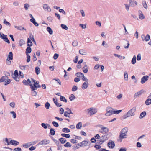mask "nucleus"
<instances>
[{
	"label": "nucleus",
	"mask_w": 151,
	"mask_h": 151,
	"mask_svg": "<svg viewBox=\"0 0 151 151\" xmlns=\"http://www.w3.org/2000/svg\"><path fill=\"white\" fill-rule=\"evenodd\" d=\"M136 107H133L128 111L126 114L123 116V119H125L127 117L134 116L135 115L134 113L136 111Z\"/></svg>",
	"instance_id": "nucleus-1"
},
{
	"label": "nucleus",
	"mask_w": 151,
	"mask_h": 151,
	"mask_svg": "<svg viewBox=\"0 0 151 151\" xmlns=\"http://www.w3.org/2000/svg\"><path fill=\"white\" fill-rule=\"evenodd\" d=\"M11 80L9 79L7 76H2L0 79V82H4V85H7L10 83Z\"/></svg>",
	"instance_id": "nucleus-2"
},
{
	"label": "nucleus",
	"mask_w": 151,
	"mask_h": 151,
	"mask_svg": "<svg viewBox=\"0 0 151 151\" xmlns=\"http://www.w3.org/2000/svg\"><path fill=\"white\" fill-rule=\"evenodd\" d=\"M31 80H32V85L33 84L34 86L32 85L31 86V89H37L38 88H40L41 86L40 85H39V82L36 81H35V80L33 79H31Z\"/></svg>",
	"instance_id": "nucleus-3"
},
{
	"label": "nucleus",
	"mask_w": 151,
	"mask_h": 151,
	"mask_svg": "<svg viewBox=\"0 0 151 151\" xmlns=\"http://www.w3.org/2000/svg\"><path fill=\"white\" fill-rule=\"evenodd\" d=\"M106 111L107 112L105 113V115L106 116H109L113 114V109L110 107H108L106 108Z\"/></svg>",
	"instance_id": "nucleus-4"
},
{
	"label": "nucleus",
	"mask_w": 151,
	"mask_h": 151,
	"mask_svg": "<svg viewBox=\"0 0 151 151\" xmlns=\"http://www.w3.org/2000/svg\"><path fill=\"white\" fill-rule=\"evenodd\" d=\"M88 114L90 116L96 114L97 112L96 109L93 108H90L87 109Z\"/></svg>",
	"instance_id": "nucleus-5"
},
{
	"label": "nucleus",
	"mask_w": 151,
	"mask_h": 151,
	"mask_svg": "<svg viewBox=\"0 0 151 151\" xmlns=\"http://www.w3.org/2000/svg\"><path fill=\"white\" fill-rule=\"evenodd\" d=\"M141 37L143 41L145 40L147 42L150 39V36L149 34H147L146 36L144 34H142L141 36Z\"/></svg>",
	"instance_id": "nucleus-6"
},
{
	"label": "nucleus",
	"mask_w": 151,
	"mask_h": 151,
	"mask_svg": "<svg viewBox=\"0 0 151 151\" xmlns=\"http://www.w3.org/2000/svg\"><path fill=\"white\" fill-rule=\"evenodd\" d=\"M50 143V141L47 139H44L40 141L37 145H46Z\"/></svg>",
	"instance_id": "nucleus-7"
},
{
	"label": "nucleus",
	"mask_w": 151,
	"mask_h": 151,
	"mask_svg": "<svg viewBox=\"0 0 151 151\" xmlns=\"http://www.w3.org/2000/svg\"><path fill=\"white\" fill-rule=\"evenodd\" d=\"M43 8L44 10L46 12H50L51 11L50 7L47 4H43Z\"/></svg>",
	"instance_id": "nucleus-8"
},
{
	"label": "nucleus",
	"mask_w": 151,
	"mask_h": 151,
	"mask_svg": "<svg viewBox=\"0 0 151 151\" xmlns=\"http://www.w3.org/2000/svg\"><path fill=\"white\" fill-rule=\"evenodd\" d=\"M76 75L77 77L81 78V79H82L83 81L85 80V77L84 74L83 73L79 72L77 73H76Z\"/></svg>",
	"instance_id": "nucleus-9"
},
{
	"label": "nucleus",
	"mask_w": 151,
	"mask_h": 151,
	"mask_svg": "<svg viewBox=\"0 0 151 151\" xmlns=\"http://www.w3.org/2000/svg\"><path fill=\"white\" fill-rule=\"evenodd\" d=\"M129 5L132 7H134L137 4V3L135 1H132V0H129Z\"/></svg>",
	"instance_id": "nucleus-10"
},
{
	"label": "nucleus",
	"mask_w": 151,
	"mask_h": 151,
	"mask_svg": "<svg viewBox=\"0 0 151 151\" xmlns=\"http://www.w3.org/2000/svg\"><path fill=\"white\" fill-rule=\"evenodd\" d=\"M108 147L110 148L113 149L115 146V144L114 141H111V142H109L107 143Z\"/></svg>",
	"instance_id": "nucleus-11"
},
{
	"label": "nucleus",
	"mask_w": 151,
	"mask_h": 151,
	"mask_svg": "<svg viewBox=\"0 0 151 151\" xmlns=\"http://www.w3.org/2000/svg\"><path fill=\"white\" fill-rule=\"evenodd\" d=\"M148 78L149 77L147 76H143L141 79V83L142 84L144 83L146 81L148 80Z\"/></svg>",
	"instance_id": "nucleus-12"
},
{
	"label": "nucleus",
	"mask_w": 151,
	"mask_h": 151,
	"mask_svg": "<svg viewBox=\"0 0 151 151\" xmlns=\"http://www.w3.org/2000/svg\"><path fill=\"white\" fill-rule=\"evenodd\" d=\"M127 134H124V133H122L120 132V134L119 136V137L120 139L121 140V142L122 141V140L124 138H127Z\"/></svg>",
	"instance_id": "nucleus-13"
},
{
	"label": "nucleus",
	"mask_w": 151,
	"mask_h": 151,
	"mask_svg": "<svg viewBox=\"0 0 151 151\" xmlns=\"http://www.w3.org/2000/svg\"><path fill=\"white\" fill-rule=\"evenodd\" d=\"M139 13V18L141 20H142L145 18V17L142 11L140 10H139L138 11Z\"/></svg>",
	"instance_id": "nucleus-14"
},
{
	"label": "nucleus",
	"mask_w": 151,
	"mask_h": 151,
	"mask_svg": "<svg viewBox=\"0 0 151 151\" xmlns=\"http://www.w3.org/2000/svg\"><path fill=\"white\" fill-rule=\"evenodd\" d=\"M20 68L21 69L23 70H27L29 69V67L28 65H20Z\"/></svg>",
	"instance_id": "nucleus-15"
},
{
	"label": "nucleus",
	"mask_w": 151,
	"mask_h": 151,
	"mask_svg": "<svg viewBox=\"0 0 151 151\" xmlns=\"http://www.w3.org/2000/svg\"><path fill=\"white\" fill-rule=\"evenodd\" d=\"M11 144L14 145H17L19 144V142L15 140H12L10 141Z\"/></svg>",
	"instance_id": "nucleus-16"
},
{
	"label": "nucleus",
	"mask_w": 151,
	"mask_h": 151,
	"mask_svg": "<svg viewBox=\"0 0 151 151\" xmlns=\"http://www.w3.org/2000/svg\"><path fill=\"white\" fill-rule=\"evenodd\" d=\"M14 27L16 28L17 30H26V29L24 28L22 26H14Z\"/></svg>",
	"instance_id": "nucleus-17"
},
{
	"label": "nucleus",
	"mask_w": 151,
	"mask_h": 151,
	"mask_svg": "<svg viewBox=\"0 0 151 151\" xmlns=\"http://www.w3.org/2000/svg\"><path fill=\"white\" fill-rule=\"evenodd\" d=\"M27 45L29 47H30L33 44L31 40L29 38L27 39Z\"/></svg>",
	"instance_id": "nucleus-18"
},
{
	"label": "nucleus",
	"mask_w": 151,
	"mask_h": 151,
	"mask_svg": "<svg viewBox=\"0 0 151 151\" xmlns=\"http://www.w3.org/2000/svg\"><path fill=\"white\" fill-rule=\"evenodd\" d=\"M147 113L145 111H143L139 115V118L140 119H142L146 116Z\"/></svg>",
	"instance_id": "nucleus-19"
},
{
	"label": "nucleus",
	"mask_w": 151,
	"mask_h": 151,
	"mask_svg": "<svg viewBox=\"0 0 151 151\" xmlns=\"http://www.w3.org/2000/svg\"><path fill=\"white\" fill-rule=\"evenodd\" d=\"M107 134H104L101 137L103 140L104 141V142L108 139V138L107 137Z\"/></svg>",
	"instance_id": "nucleus-20"
},
{
	"label": "nucleus",
	"mask_w": 151,
	"mask_h": 151,
	"mask_svg": "<svg viewBox=\"0 0 151 151\" xmlns=\"http://www.w3.org/2000/svg\"><path fill=\"white\" fill-rule=\"evenodd\" d=\"M7 59L10 60H12L13 59V53L12 52H9V53Z\"/></svg>",
	"instance_id": "nucleus-21"
},
{
	"label": "nucleus",
	"mask_w": 151,
	"mask_h": 151,
	"mask_svg": "<svg viewBox=\"0 0 151 151\" xmlns=\"http://www.w3.org/2000/svg\"><path fill=\"white\" fill-rule=\"evenodd\" d=\"M145 104L147 105H149L151 104V99L148 98L145 101Z\"/></svg>",
	"instance_id": "nucleus-22"
},
{
	"label": "nucleus",
	"mask_w": 151,
	"mask_h": 151,
	"mask_svg": "<svg viewBox=\"0 0 151 151\" xmlns=\"http://www.w3.org/2000/svg\"><path fill=\"white\" fill-rule=\"evenodd\" d=\"M101 130L103 131V132H104V133H105L104 134H107V132H108L109 131V129L107 128L106 127L102 128Z\"/></svg>",
	"instance_id": "nucleus-23"
},
{
	"label": "nucleus",
	"mask_w": 151,
	"mask_h": 151,
	"mask_svg": "<svg viewBox=\"0 0 151 151\" xmlns=\"http://www.w3.org/2000/svg\"><path fill=\"white\" fill-rule=\"evenodd\" d=\"M100 139L99 140H97V144L100 145H101L103 144L104 142V141L103 140V139L101 138V137H100Z\"/></svg>",
	"instance_id": "nucleus-24"
},
{
	"label": "nucleus",
	"mask_w": 151,
	"mask_h": 151,
	"mask_svg": "<svg viewBox=\"0 0 151 151\" xmlns=\"http://www.w3.org/2000/svg\"><path fill=\"white\" fill-rule=\"evenodd\" d=\"M37 89H35L34 88V89H32V92L31 94L32 96H36L37 95V93L36 91H35V90H37Z\"/></svg>",
	"instance_id": "nucleus-25"
},
{
	"label": "nucleus",
	"mask_w": 151,
	"mask_h": 151,
	"mask_svg": "<svg viewBox=\"0 0 151 151\" xmlns=\"http://www.w3.org/2000/svg\"><path fill=\"white\" fill-rule=\"evenodd\" d=\"M128 129L127 128H124L122 129L120 132L126 134L128 132Z\"/></svg>",
	"instance_id": "nucleus-26"
},
{
	"label": "nucleus",
	"mask_w": 151,
	"mask_h": 151,
	"mask_svg": "<svg viewBox=\"0 0 151 151\" xmlns=\"http://www.w3.org/2000/svg\"><path fill=\"white\" fill-rule=\"evenodd\" d=\"M47 30L49 32L50 35L53 34V30L50 27H48L47 28Z\"/></svg>",
	"instance_id": "nucleus-27"
},
{
	"label": "nucleus",
	"mask_w": 151,
	"mask_h": 151,
	"mask_svg": "<svg viewBox=\"0 0 151 151\" xmlns=\"http://www.w3.org/2000/svg\"><path fill=\"white\" fill-rule=\"evenodd\" d=\"M32 51V49L30 47H27L26 49V54H28V53H30Z\"/></svg>",
	"instance_id": "nucleus-28"
},
{
	"label": "nucleus",
	"mask_w": 151,
	"mask_h": 151,
	"mask_svg": "<svg viewBox=\"0 0 151 151\" xmlns=\"http://www.w3.org/2000/svg\"><path fill=\"white\" fill-rule=\"evenodd\" d=\"M60 100L66 103L67 102V100L63 96H61L60 98Z\"/></svg>",
	"instance_id": "nucleus-29"
},
{
	"label": "nucleus",
	"mask_w": 151,
	"mask_h": 151,
	"mask_svg": "<svg viewBox=\"0 0 151 151\" xmlns=\"http://www.w3.org/2000/svg\"><path fill=\"white\" fill-rule=\"evenodd\" d=\"M136 58L135 55H134L131 60V63L132 64H134L136 63Z\"/></svg>",
	"instance_id": "nucleus-30"
},
{
	"label": "nucleus",
	"mask_w": 151,
	"mask_h": 151,
	"mask_svg": "<svg viewBox=\"0 0 151 151\" xmlns=\"http://www.w3.org/2000/svg\"><path fill=\"white\" fill-rule=\"evenodd\" d=\"M122 111V110H114L113 109V114H119V113H120Z\"/></svg>",
	"instance_id": "nucleus-31"
},
{
	"label": "nucleus",
	"mask_w": 151,
	"mask_h": 151,
	"mask_svg": "<svg viewBox=\"0 0 151 151\" xmlns=\"http://www.w3.org/2000/svg\"><path fill=\"white\" fill-rule=\"evenodd\" d=\"M59 141L62 144H64L66 142V140L63 138H60Z\"/></svg>",
	"instance_id": "nucleus-32"
},
{
	"label": "nucleus",
	"mask_w": 151,
	"mask_h": 151,
	"mask_svg": "<svg viewBox=\"0 0 151 151\" xmlns=\"http://www.w3.org/2000/svg\"><path fill=\"white\" fill-rule=\"evenodd\" d=\"M81 145L79 144H75L73 146V149H76L79 148Z\"/></svg>",
	"instance_id": "nucleus-33"
},
{
	"label": "nucleus",
	"mask_w": 151,
	"mask_h": 151,
	"mask_svg": "<svg viewBox=\"0 0 151 151\" xmlns=\"http://www.w3.org/2000/svg\"><path fill=\"white\" fill-rule=\"evenodd\" d=\"M62 131L65 133H69L70 132V130L68 128H64L62 129Z\"/></svg>",
	"instance_id": "nucleus-34"
},
{
	"label": "nucleus",
	"mask_w": 151,
	"mask_h": 151,
	"mask_svg": "<svg viewBox=\"0 0 151 151\" xmlns=\"http://www.w3.org/2000/svg\"><path fill=\"white\" fill-rule=\"evenodd\" d=\"M35 72L37 75L40 73V69L38 67H37L35 68Z\"/></svg>",
	"instance_id": "nucleus-35"
},
{
	"label": "nucleus",
	"mask_w": 151,
	"mask_h": 151,
	"mask_svg": "<svg viewBox=\"0 0 151 151\" xmlns=\"http://www.w3.org/2000/svg\"><path fill=\"white\" fill-rule=\"evenodd\" d=\"M142 5L146 9L147 8V5L146 3V2L145 1H143L142 2Z\"/></svg>",
	"instance_id": "nucleus-36"
},
{
	"label": "nucleus",
	"mask_w": 151,
	"mask_h": 151,
	"mask_svg": "<svg viewBox=\"0 0 151 151\" xmlns=\"http://www.w3.org/2000/svg\"><path fill=\"white\" fill-rule=\"evenodd\" d=\"M41 126L45 129H46L48 128V124H45V123H42L41 124Z\"/></svg>",
	"instance_id": "nucleus-37"
},
{
	"label": "nucleus",
	"mask_w": 151,
	"mask_h": 151,
	"mask_svg": "<svg viewBox=\"0 0 151 151\" xmlns=\"http://www.w3.org/2000/svg\"><path fill=\"white\" fill-rule=\"evenodd\" d=\"M10 114L12 115V117L14 119H15L16 117V113L14 111H11Z\"/></svg>",
	"instance_id": "nucleus-38"
},
{
	"label": "nucleus",
	"mask_w": 151,
	"mask_h": 151,
	"mask_svg": "<svg viewBox=\"0 0 151 151\" xmlns=\"http://www.w3.org/2000/svg\"><path fill=\"white\" fill-rule=\"evenodd\" d=\"M124 78L125 81H128V75L127 72L126 71L124 72Z\"/></svg>",
	"instance_id": "nucleus-39"
},
{
	"label": "nucleus",
	"mask_w": 151,
	"mask_h": 151,
	"mask_svg": "<svg viewBox=\"0 0 151 151\" xmlns=\"http://www.w3.org/2000/svg\"><path fill=\"white\" fill-rule=\"evenodd\" d=\"M61 27L63 29L66 30H68V27L66 25L63 24H61Z\"/></svg>",
	"instance_id": "nucleus-40"
},
{
	"label": "nucleus",
	"mask_w": 151,
	"mask_h": 151,
	"mask_svg": "<svg viewBox=\"0 0 151 151\" xmlns=\"http://www.w3.org/2000/svg\"><path fill=\"white\" fill-rule=\"evenodd\" d=\"M81 127L82 123L81 122H79L78 123L76 126V128L78 129H80L81 128Z\"/></svg>",
	"instance_id": "nucleus-41"
},
{
	"label": "nucleus",
	"mask_w": 151,
	"mask_h": 151,
	"mask_svg": "<svg viewBox=\"0 0 151 151\" xmlns=\"http://www.w3.org/2000/svg\"><path fill=\"white\" fill-rule=\"evenodd\" d=\"M50 133L52 135H55V132L53 128H51L50 129Z\"/></svg>",
	"instance_id": "nucleus-42"
},
{
	"label": "nucleus",
	"mask_w": 151,
	"mask_h": 151,
	"mask_svg": "<svg viewBox=\"0 0 151 151\" xmlns=\"http://www.w3.org/2000/svg\"><path fill=\"white\" fill-rule=\"evenodd\" d=\"M3 23L4 24L6 25H8L9 26H11L10 23L9 22L7 21L6 19H4Z\"/></svg>",
	"instance_id": "nucleus-43"
},
{
	"label": "nucleus",
	"mask_w": 151,
	"mask_h": 151,
	"mask_svg": "<svg viewBox=\"0 0 151 151\" xmlns=\"http://www.w3.org/2000/svg\"><path fill=\"white\" fill-rule=\"evenodd\" d=\"M61 135L62 137H65L68 138H69L70 137V136L69 134H67L64 133L62 134Z\"/></svg>",
	"instance_id": "nucleus-44"
},
{
	"label": "nucleus",
	"mask_w": 151,
	"mask_h": 151,
	"mask_svg": "<svg viewBox=\"0 0 151 151\" xmlns=\"http://www.w3.org/2000/svg\"><path fill=\"white\" fill-rule=\"evenodd\" d=\"M50 106V104L48 102H47L45 103V106L46 108L48 109L49 108V107Z\"/></svg>",
	"instance_id": "nucleus-45"
},
{
	"label": "nucleus",
	"mask_w": 151,
	"mask_h": 151,
	"mask_svg": "<svg viewBox=\"0 0 151 151\" xmlns=\"http://www.w3.org/2000/svg\"><path fill=\"white\" fill-rule=\"evenodd\" d=\"M65 147H69L72 146L71 144L69 142H67L64 145Z\"/></svg>",
	"instance_id": "nucleus-46"
},
{
	"label": "nucleus",
	"mask_w": 151,
	"mask_h": 151,
	"mask_svg": "<svg viewBox=\"0 0 151 151\" xmlns=\"http://www.w3.org/2000/svg\"><path fill=\"white\" fill-rule=\"evenodd\" d=\"M94 147L96 148V149L99 150H100L101 148V146L99 144H96L94 146Z\"/></svg>",
	"instance_id": "nucleus-47"
},
{
	"label": "nucleus",
	"mask_w": 151,
	"mask_h": 151,
	"mask_svg": "<svg viewBox=\"0 0 151 151\" xmlns=\"http://www.w3.org/2000/svg\"><path fill=\"white\" fill-rule=\"evenodd\" d=\"M9 105L12 108H14L15 106V103L14 102H11L9 104Z\"/></svg>",
	"instance_id": "nucleus-48"
},
{
	"label": "nucleus",
	"mask_w": 151,
	"mask_h": 151,
	"mask_svg": "<svg viewBox=\"0 0 151 151\" xmlns=\"http://www.w3.org/2000/svg\"><path fill=\"white\" fill-rule=\"evenodd\" d=\"M19 43L20 44V46H21L22 45L25 43V41L23 39H21L19 40Z\"/></svg>",
	"instance_id": "nucleus-49"
},
{
	"label": "nucleus",
	"mask_w": 151,
	"mask_h": 151,
	"mask_svg": "<svg viewBox=\"0 0 151 151\" xmlns=\"http://www.w3.org/2000/svg\"><path fill=\"white\" fill-rule=\"evenodd\" d=\"M124 40H125V41H126V42L127 43V46H125V45L124 46V48L125 49H127L129 47L130 45L129 42L128 40H125V39H124Z\"/></svg>",
	"instance_id": "nucleus-50"
},
{
	"label": "nucleus",
	"mask_w": 151,
	"mask_h": 151,
	"mask_svg": "<svg viewBox=\"0 0 151 151\" xmlns=\"http://www.w3.org/2000/svg\"><path fill=\"white\" fill-rule=\"evenodd\" d=\"M7 35H5L3 33H0V37L1 38L4 40L5 38V37H6Z\"/></svg>",
	"instance_id": "nucleus-51"
},
{
	"label": "nucleus",
	"mask_w": 151,
	"mask_h": 151,
	"mask_svg": "<svg viewBox=\"0 0 151 151\" xmlns=\"http://www.w3.org/2000/svg\"><path fill=\"white\" fill-rule=\"evenodd\" d=\"M27 82L28 83V84H29L30 86H31L32 85V81H31L30 80L28 79L27 80Z\"/></svg>",
	"instance_id": "nucleus-52"
},
{
	"label": "nucleus",
	"mask_w": 151,
	"mask_h": 151,
	"mask_svg": "<svg viewBox=\"0 0 151 151\" xmlns=\"http://www.w3.org/2000/svg\"><path fill=\"white\" fill-rule=\"evenodd\" d=\"M29 39H30L31 40H33L34 39V36L32 33H29Z\"/></svg>",
	"instance_id": "nucleus-53"
},
{
	"label": "nucleus",
	"mask_w": 151,
	"mask_h": 151,
	"mask_svg": "<svg viewBox=\"0 0 151 151\" xmlns=\"http://www.w3.org/2000/svg\"><path fill=\"white\" fill-rule=\"evenodd\" d=\"M52 123L53 125L55 127H58L59 126L58 123L55 121H53Z\"/></svg>",
	"instance_id": "nucleus-54"
},
{
	"label": "nucleus",
	"mask_w": 151,
	"mask_h": 151,
	"mask_svg": "<svg viewBox=\"0 0 151 151\" xmlns=\"http://www.w3.org/2000/svg\"><path fill=\"white\" fill-rule=\"evenodd\" d=\"M78 42L77 41H74L72 42V45L73 46H76L78 45Z\"/></svg>",
	"instance_id": "nucleus-55"
},
{
	"label": "nucleus",
	"mask_w": 151,
	"mask_h": 151,
	"mask_svg": "<svg viewBox=\"0 0 151 151\" xmlns=\"http://www.w3.org/2000/svg\"><path fill=\"white\" fill-rule=\"evenodd\" d=\"M27 55V62H29L30 61V56L29 55L26 54Z\"/></svg>",
	"instance_id": "nucleus-56"
},
{
	"label": "nucleus",
	"mask_w": 151,
	"mask_h": 151,
	"mask_svg": "<svg viewBox=\"0 0 151 151\" xmlns=\"http://www.w3.org/2000/svg\"><path fill=\"white\" fill-rule=\"evenodd\" d=\"M102 45L105 48H107L108 47L105 41H103Z\"/></svg>",
	"instance_id": "nucleus-57"
},
{
	"label": "nucleus",
	"mask_w": 151,
	"mask_h": 151,
	"mask_svg": "<svg viewBox=\"0 0 151 151\" xmlns=\"http://www.w3.org/2000/svg\"><path fill=\"white\" fill-rule=\"evenodd\" d=\"M24 6L25 8V9L26 10H27L28 8L29 7V6L28 4L26 3L24 4Z\"/></svg>",
	"instance_id": "nucleus-58"
},
{
	"label": "nucleus",
	"mask_w": 151,
	"mask_h": 151,
	"mask_svg": "<svg viewBox=\"0 0 151 151\" xmlns=\"http://www.w3.org/2000/svg\"><path fill=\"white\" fill-rule=\"evenodd\" d=\"M76 98L75 96L73 94L71 95L69 97V99L71 101L73 100Z\"/></svg>",
	"instance_id": "nucleus-59"
},
{
	"label": "nucleus",
	"mask_w": 151,
	"mask_h": 151,
	"mask_svg": "<svg viewBox=\"0 0 151 151\" xmlns=\"http://www.w3.org/2000/svg\"><path fill=\"white\" fill-rule=\"evenodd\" d=\"M137 60H138V61H139L141 60V55L139 53L137 55Z\"/></svg>",
	"instance_id": "nucleus-60"
},
{
	"label": "nucleus",
	"mask_w": 151,
	"mask_h": 151,
	"mask_svg": "<svg viewBox=\"0 0 151 151\" xmlns=\"http://www.w3.org/2000/svg\"><path fill=\"white\" fill-rule=\"evenodd\" d=\"M18 71L17 70H15L14 72V75L13 76L14 77H18Z\"/></svg>",
	"instance_id": "nucleus-61"
},
{
	"label": "nucleus",
	"mask_w": 151,
	"mask_h": 151,
	"mask_svg": "<svg viewBox=\"0 0 151 151\" xmlns=\"http://www.w3.org/2000/svg\"><path fill=\"white\" fill-rule=\"evenodd\" d=\"M97 141L95 138L94 137H92L91 139V142L92 143H95Z\"/></svg>",
	"instance_id": "nucleus-62"
},
{
	"label": "nucleus",
	"mask_w": 151,
	"mask_h": 151,
	"mask_svg": "<svg viewBox=\"0 0 151 151\" xmlns=\"http://www.w3.org/2000/svg\"><path fill=\"white\" fill-rule=\"evenodd\" d=\"M11 60H9L7 59L6 60V64L8 65H10L11 63Z\"/></svg>",
	"instance_id": "nucleus-63"
},
{
	"label": "nucleus",
	"mask_w": 151,
	"mask_h": 151,
	"mask_svg": "<svg viewBox=\"0 0 151 151\" xmlns=\"http://www.w3.org/2000/svg\"><path fill=\"white\" fill-rule=\"evenodd\" d=\"M59 111H60V114H63V113H64V110L63 108H60Z\"/></svg>",
	"instance_id": "nucleus-64"
}]
</instances>
